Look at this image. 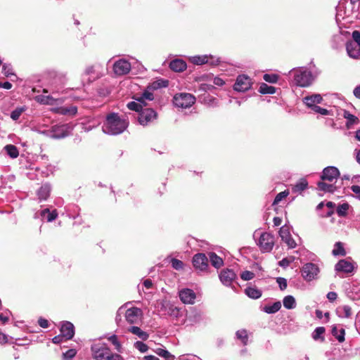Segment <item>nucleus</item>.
Instances as JSON below:
<instances>
[{"label": "nucleus", "mask_w": 360, "mask_h": 360, "mask_svg": "<svg viewBox=\"0 0 360 360\" xmlns=\"http://www.w3.org/2000/svg\"><path fill=\"white\" fill-rule=\"evenodd\" d=\"M311 110H314L315 112L320 113L321 115H326L328 114V110H326L325 108H322L318 106L317 105L314 106L311 108Z\"/></svg>", "instance_id": "nucleus-55"}, {"label": "nucleus", "mask_w": 360, "mask_h": 360, "mask_svg": "<svg viewBox=\"0 0 360 360\" xmlns=\"http://www.w3.org/2000/svg\"><path fill=\"white\" fill-rule=\"evenodd\" d=\"M154 98L153 94L151 92L146 91L143 94L136 98V101L141 103L143 105H146V101H153Z\"/></svg>", "instance_id": "nucleus-37"}, {"label": "nucleus", "mask_w": 360, "mask_h": 360, "mask_svg": "<svg viewBox=\"0 0 360 360\" xmlns=\"http://www.w3.org/2000/svg\"><path fill=\"white\" fill-rule=\"evenodd\" d=\"M2 72L7 77H8L11 75H13V73L12 72L11 68L9 65H3Z\"/></svg>", "instance_id": "nucleus-54"}, {"label": "nucleus", "mask_w": 360, "mask_h": 360, "mask_svg": "<svg viewBox=\"0 0 360 360\" xmlns=\"http://www.w3.org/2000/svg\"><path fill=\"white\" fill-rule=\"evenodd\" d=\"M251 85V79L243 75L238 76L233 88L237 91L243 92L250 89Z\"/></svg>", "instance_id": "nucleus-9"}, {"label": "nucleus", "mask_w": 360, "mask_h": 360, "mask_svg": "<svg viewBox=\"0 0 360 360\" xmlns=\"http://www.w3.org/2000/svg\"><path fill=\"white\" fill-rule=\"evenodd\" d=\"M157 118L156 112L152 108H144L139 113L138 121L143 126L148 125Z\"/></svg>", "instance_id": "nucleus-8"}, {"label": "nucleus", "mask_w": 360, "mask_h": 360, "mask_svg": "<svg viewBox=\"0 0 360 360\" xmlns=\"http://www.w3.org/2000/svg\"><path fill=\"white\" fill-rule=\"evenodd\" d=\"M38 323L41 328H46L49 327V323L46 319L41 318L39 319Z\"/></svg>", "instance_id": "nucleus-59"}, {"label": "nucleus", "mask_w": 360, "mask_h": 360, "mask_svg": "<svg viewBox=\"0 0 360 360\" xmlns=\"http://www.w3.org/2000/svg\"><path fill=\"white\" fill-rule=\"evenodd\" d=\"M353 43L358 44L360 46V32L354 31L352 33Z\"/></svg>", "instance_id": "nucleus-57"}, {"label": "nucleus", "mask_w": 360, "mask_h": 360, "mask_svg": "<svg viewBox=\"0 0 360 360\" xmlns=\"http://www.w3.org/2000/svg\"><path fill=\"white\" fill-rule=\"evenodd\" d=\"M169 68L175 72H182L186 68V63L179 59L172 60L169 64Z\"/></svg>", "instance_id": "nucleus-21"}, {"label": "nucleus", "mask_w": 360, "mask_h": 360, "mask_svg": "<svg viewBox=\"0 0 360 360\" xmlns=\"http://www.w3.org/2000/svg\"><path fill=\"white\" fill-rule=\"evenodd\" d=\"M351 190L356 194V197L360 200V186L354 185L351 187Z\"/></svg>", "instance_id": "nucleus-58"}, {"label": "nucleus", "mask_w": 360, "mask_h": 360, "mask_svg": "<svg viewBox=\"0 0 360 360\" xmlns=\"http://www.w3.org/2000/svg\"><path fill=\"white\" fill-rule=\"evenodd\" d=\"M60 333L66 340L72 339L75 335L73 324L69 321L64 322L60 328Z\"/></svg>", "instance_id": "nucleus-18"}, {"label": "nucleus", "mask_w": 360, "mask_h": 360, "mask_svg": "<svg viewBox=\"0 0 360 360\" xmlns=\"http://www.w3.org/2000/svg\"><path fill=\"white\" fill-rule=\"evenodd\" d=\"M155 352L159 356L163 357L166 360H174V356L170 354L167 350L164 349L162 348H158L155 350Z\"/></svg>", "instance_id": "nucleus-39"}, {"label": "nucleus", "mask_w": 360, "mask_h": 360, "mask_svg": "<svg viewBox=\"0 0 360 360\" xmlns=\"http://www.w3.org/2000/svg\"><path fill=\"white\" fill-rule=\"evenodd\" d=\"M279 236L289 248H295L297 245L295 240L291 237L288 227L283 226L280 229Z\"/></svg>", "instance_id": "nucleus-15"}, {"label": "nucleus", "mask_w": 360, "mask_h": 360, "mask_svg": "<svg viewBox=\"0 0 360 360\" xmlns=\"http://www.w3.org/2000/svg\"><path fill=\"white\" fill-rule=\"evenodd\" d=\"M179 295L181 302L184 304H192L196 298L194 291L189 288H184L179 292Z\"/></svg>", "instance_id": "nucleus-14"}, {"label": "nucleus", "mask_w": 360, "mask_h": 360, "mask_svg": "<svg viewBox=\"0 0 360 360\" xmlns=\"http://www.w3.org/2000/svg\"><path fill=\"white\" fill-rule=\"evenodd\" d=\"M307 185L308 183L307 180L304 179H301L293 186L292 192L300 193L307 188Z\"/></svg>", "instance_id": "nucleus-27"}, {"label": "nucleus", "mask_w": 360, "mask_h": 360, "mask_svg": "<svg viewBox=\"0 0 360 360\" xmlns=\"http://www.w3.org/2000/svg\"><path fill=\"white\" fill-rule=\"evenodd\" d=\"M346 49L351 58H358L360 56V46L358 44L349 41L347 43Z\"/></svg>", "instance_id": "nucleus-19"}, {"label": "nucleus", "mask_w": 360, "mask_h": 360, "mask_svg": "<svg viewBox=\"0 0 360 360\" xmlns=\"http://www.w3.org/2000/svg\"><path fill=\"white\" fill-rule=\"evenodd\" d=\"M77 354V351L75 349H70L67 352L63 354V356L64 359H72Z\"/></svg>", "instance_id": "nucleus-51"}, {"label": "nucleus", "mask_w": 360, "mask_h": 360, "mask_svg": "<svg viewBox=\"0 0 360 360\" xmlns=\"http://www.w3.org/2000/svg\"><path fill=\"white\" fill-rule=\"evenodd\" d=\"M336 313L340 318H349L352 315V309L348 305L340 306L337 308Z\"/></svg>", "instance_id": "nucleus-22"}, {"label": "nucleus", "mask_w": 360, "mask_h": 360, "mask_svg": "<svg viewBox=\"0 0 360 360\" xmlns=\"http://www.w3.org/2000/svg\"><path fill=\"white\" fill-rule=\"evenodd\" d=\"M340 176V172L335 167H327L322 172L321 179L323 181H328L333 182L334 180H337Z\"/></svg>", "instance_id": "nucleus-12"}, {"label": "nucleus", "mask_w": 360, "mask_h": 360, "mask_svg": "<svg viewBox=\"0 0 360 360\" xmlns=\"http://www.w3.org/2000/svg\"><path fill=\"white\" fill-rule=\"evenodd\" d=\"M26 110L25 106L18 107L13 110L11 113V117L13 120H17L19 119L20 115Z\"/></svg>", "instance_id": "nucleus-40"}, {"label": "nucleus", "mask_w": 360, "mask_h": 360, "mask_svg": "<svg viewBox=\"0 0 360 360\" xmlns=\"http://www.w3.org/2000/svg\"><path fill=\"white\" fill-rule=\"evenodd\" d=\"M289 194L288 191H284L278 193L274 200V204L279 203L283 198L287 197Z\"/></svg>", "instance_id": "nucleus-46"}, {"label": "nucleus", "mask_w": 360, "mask_h": 360, "mask_svg": "<svg viewBox=\"0 0 360 360\" xmlns=\"http://www.w3.org/2000/svg\"><path fill=\"white\" fill-rule=\"evenodd\" d=\"M129 122L124 117H121L117 113H109L102 127L103 131L110 135H117L126 130Z\"/></svg>", "instance_id": "nucleus-1"}, {"label": "nucleus", "mask_w": 360, "mask_h": 360, "mask_svg": "<svg viewBox=\"0 0 360 360\" xmlns=\"http://www.w3.org/2000/svg\"><path fill=\"white\" fill-rule=\"evenodd\" d=\"M55 101L56 100L53 97L49 96L46 97L45 100L42 99L41 102L45 104L52 105L54 103Z\"/></svg>", "instance_id": "nucleus-60"}, {"label": "nucleus", "mask_w": 360, "mask_h": 360, "mask_svg": "<svg viewBox=\"0 0 360 360\" xmlns=\"http://www.w3.org/2000/svg\"><path fill=\"white\" fill-rule=\"evenodd\" d=\"M245 294L252 299H258L262 296V291L254 287H248L245 290Z\"/></svg>", "instance_id": "nucleus-28"}, {"label": "nucleus", "mask_w": 360, "mask_h": 360, "mask_svg": "<svg viewBox=\"0 0 360 360\" xmlns=\"http://www.w3.org/2000/svg\"><path fill=\"white\" fill-rule=\"evenodd\" d=\"M301 272L303 278L306 281H311L317 278L319 269L315 264L307 263L302 266Z\"/></svg>", "instance_id": "nucleus-7"}, {"label": "nucleus", "mask_w": 360, "mask_h": 360, "mask_svg": "<svg viewBox=\"0 0 360 360\" xmlns=\"http://www.w3.org/2000/svg\"><path fill=\"white\" fill-rule=\"evenodd\" d=\"M276 281L281 290H283L287 288V281L285 278L279 277L277 278Z\"/></svg>", "instance_id": "nucleus-53"}, {"label": "nucleus", "mask_w": 360, "mask_h": 360, "mask_svg": "<svg viewBox=\"0 0 360 360\" xmlns=\"http://www.w3.org/2000/svg\"><path fill=\"white\" fill-rule=\"evenodd\" d=\"M349 205L348 203H342L337 207V214L340 217H345L347 213Z\"/></svg>", "instance_id": "nucleus-42"}, {"label": "nucleus", "mask_w": 360, "mask_h": 360, "mask_svg": "<svg viewBox=\"0 0 360 360\" xmlns=\"http://www.w3.org/2000/svg\"><path fill=\"white\" fill-rule=\"evenodd\" d=\"M281 307V302H276L271 305H267L264 307V311L267 314H274Z\"/></svg>", "instance_id": "nucleus-34"}, {"label": "nucleus", "mask_w": 360, "mask_h": 360, "mask_svg": "<svg viewBox=\"0 0 360 360\" xmlns=\"http://www.w3.org/2000/svg\"><path fill=\"white\" fill-rule=\"evenodd\" d=\"M51 186L49 184H44L41 186L37 192L38 198L40 200H45L49 196Z\"/></svg>", "instance_id": "nucleus-23"}, {"label": "nucleus", "mask_w": 360, "mask_h": 360, "mask_svg": "<svg viewBox=\"0 0 360 360\" xmlns=\"http://www.w3.org/2000/svg\"><path fill=\"white\" fill-rule=\"evenodd\" d=\"M91 351L96 360H123L120 354H112L107 345L103 342L94 344Z\"/></svg>", "instance_id": "nucleus-2"}, {"label": "nucleus", "mask_w": 360, "mask_h": 360, "mask_svg": "<svg viewBox=\"0 0 360 360\" xmlns=\"http://www.w3.org/2000/svg\"><path fill=\"white\" fill-rule=\"evenodd\" d=\"M283 302L284 307L288 309H292L296 307L295 300L292 295L285 296Z\"/></svg>", "instance_id": "nucleus-31"}, {"label": "nucleus", "mask_w": 360, "mask_h": 360, "mask_svg": "<svg viewBox=\"0 0 360 360\" xmlns=\"http://www.w3.org/2000/svg\"><path fill=\"white\" fill-rule=\"evenodd\" d=\"M135 347L139 349L141 352H146L148 349L147 345L141 341H137L134 344Z\"/></svg>", "instance_id": "nucleus-48"}, {"label": "nucleus", "mask_w": 360, "mask_h": 360, "mask_svg": "<svg viewBox=\"0 0 360 360\" xmlns=\"http://www.w3.org/2000/svg\"><path fill=\"white\" fill-rule=\"evenodd\" d=\"M193 314H194L193 315L189 314V316H188V320H190L191 321H193V322L198 321L200 319V313H199L196 311H194Z\"/></svg>", "instance_id": "nucleus-56"}, {"label": "nucleus", "mask_w": 360, "mask_h": 360, "mask_svg": "<svg viewBox=\"0 0 360 360\" xmlns=\"http://www.w3.org/2000/svg\"><path fill=\"white\" fill-rule=\"evenodd\" d=\"M323 327H318L313 332L312 337L314 340H318L325 333Z\"/></svg>", "instance_id": "nucleus-47"}, {"label": "nucleus", "mask_w": 360, "mask_h": 360, "mask_svg": "<svg viewBox=\"0 0 360 360\" xmlns=\"http://www.w3.org/2000/svg\"><path fill=\"white\" fill-rule=\"evenodd\" d=\"M131 64L124 59L116 61L113 65L114 72L117 75H124L129 72Z\"/></svg>", "instance_id": "nucleus-10"}, {"label": "nucleus", "mask_w": 360, "mask_h": 360, "mask_svg": "<svg viewBox=\"0 0 360 360\" xmlns=\"http://www.w3.org/2000/svg\"><path fill=\"white\" fill-rule=\"evenodd\" d=\"M208 255L210 262L213 266L218 269L223 265L222 259L217 255L214 252H210Z\"/></svg>", "instance_id": "nucleus-29"}, {"label": "nucleus", "mask_w": 360, "mask_h": 360, "mask_svg": "<svg viewBox=\"0 0 360 360\" xmlns=\"http://www.w3.org/2000/svg\"><path fill=\"white\" fill-rule=\"evenodd\" d=\"M193 266L199 271H205L208 266V259L203 253H198L193 258Z\"/></svg>", "instance_id": "nucleus-11"}, {"label": "nucleus", "mask_w": 360, "mask_h": 360, "mask_svg": "<svg viewBox=\"0 0 360 360\" xmlns=\"http://www.w3.org/2000/svg\"><path fill=\"white\" fill-rule=\"evenodd\" d=\"M263 79L269 83H276L278 79V76L275 74H265L263 76Z\"/></svg>", "instance_id": "nucleus-45"}, {"label": "nucleus", "mask_w": 360, "mask_h": 360, "mask_svg": "<svg viewBox=\"0 0 360 360\" xmlns=\"http://www.w3.org/2000/svg\"><path fill=\"white\" fill-rule=\"evenodd\" d=\"M236 337L238 339L240 340L244 345H246L248 343V333L245 330H239L236 332Z\"/></svg>", "instance_id": "nucleus-43"}, {"label": "nucleus", "mask_w": 360, "mask_h": 360, "mask_svg": "<svg viewBox=\"0 0 360 360\" xmlns=\"http://www.w3.org/2000/svg\"><path fill=\"white\" fill-rule=\"evenodd\" d=\"M10 312H6V313H1L0 314V321L3 323H6L8 321V314Z\"/></svg>", "instance_id": "nucleus-62"}, {"label": "nucleus", "mask_w": 360, "mask_h": 360, "mask_svg": "<svg viewBox=\"0 0 360 360\" xmlns=\"http://www.w3.org/2000/svg\"><path fill=\"white\" fill-rule=\"evenodd\" d=\"M259 91L262 94H274L276 93V88L262 83L259 86Z\"/></svg>", "instance_id": "nucleus-33"}, {"label": "nucleus", "mask_w": 360, "mask_h": 360, "mask_svg": "<svg viewBox=\"0 0 360 360\" xmlns=\"http://www.w3.org/2000/svg\"><path fill=\"white\" fill-rule=\"evenodd\" d=\"M354 264L348 260L341 259L335 266V270L339 273L349 274L354 270Z\"/></svg>", "instance_id": "nucleus-16"}, {"label": "nucleus", "mask_w": 360, "mask_h": 360, "mask_svg": "<svg viewBox=\"0 0 360 360\" xmlns=\"http://www.w3.org/2000/svg\"><path fill=\"white\" fill-rule=\"evenodd\" d=\"M72 127L70 124L55 125L50 130L39 131L52 139H62L71 134Z\"/></svg>", "instance_id": "nucleus-4"}, {"label": "nucleus", "mask_w": 360, "mask_h": 360, "mask_svg": "<svg viewBox=\"0 0 360 360\" xmlns=\"http://www.w3.org/2000/svg\"><path fill=\"white\" fill-rule=\"evenodd\" d=\"M257 235H259V238L257 240V244L259 246V249L263 252H270L274 245V236L268 232L264 233H258L255 232L254 233V237L255 238Z\"/></svg>", "instance_id": "nucleus-5"}, {"label": "nucleus", "mask_w": 360, "mask_h": 360, "mask_svg": "<svg viewBox=\"0 0 360 360\" xmlns=\"http://www.w3.org/2000/svg\"><path fill=\"white\" fill-rule=\"evenodd\" d=\"M337 293L335 292H329L327 294V298L331 302L337 299Z\"/></svg>", "instance_id": "nucleus-61"}, {"label": "nucleus", "mask_w": 360, "mask_h": 360, "mask_svg": "<svg viewBox=\"0 0 360 360\" xmlns=\"http://www.w3.org/2000/svg\"><path fill=\"white\" fill-rule=\"evenodd\" d=\"M332 333L340 342H342L345 340L344 329L341 328L340 330H338L337 327L335 326L332 329Z\"/></svg>", "instance_id": "nucleus-38"}, {"label": "nucleus", "mask_w": 360, "mask_h": 360, "mask_svg": "<svg viewBox=\"0 0 360 360\" xmlns=\"http://www.w3.org/2000/svg\"><path fill=\"white\" fill-rule=\"evenodd\" d=\"M41 216L43 218L46 217L47 221L50 222L56 219L58 214L56 210L50 212L49 209L46 208L41 212Z\"/></svg>", "instance_id": "nucleus-30"}, {"label": "nucleus", "mask_w": 360, "mask_h": 360, "mask_svg": "<svg viewBox=\"0 0 360 360\" xmlns=\"http://www.w3.org/2000/svg\"><path fill=\"white\" fill-rule=\"evenodd\" d=\"M343 117L347 119L346 125L348 128L350 127L351 125L357 123L359 119L357 117L350 114L348 111H345L343 114Z\"/></svg>", "instance_id": "nucleus-36"}, {"label": "nucleus", "mask_w": 360, "mask_h": 360, "mask_svg": "<svg viewBox=\"0 0 360 360\" xmlns=\"http://www.w3.org/2000/svg\"><path fill=\"white\" fill-rule=\"evenodd\" d=\"M0 87L5 89H10L12 88V84L9 82H0Z\"/></svg>", "instance_id": "nucleus-63"}, {"label": "nucleus", "mask_w": 360, "mask_h": 360, "mask_svg": "<svg viewBox=\"0 0 360 360\" xmlns=\"http://www.w3.org/2000/svg\"><path fill=\"white\" fill-rule=\"evenodd\" d=\"M127 107L129 110H134V111H137V112H141V110H143L142 108V103L137 101V102H135V101H131V102H129L128 104H127Z\"/></svg>", "instance_id": "nucleus-44"}, {"label": "nucleus", "mask_w": 360, "mask_h": 360, "mask_svg": "<svg viewBox=\"0 0 360 360\" xmlns=\"http://www.w3.org/2000/svg\"><path fill=\"white\" fill-rule=\"evenodd\" d=\"M255 274L250 271H245L240 274V278L243 281H250L254 278Z\"/></svg>", "instance_id": "nucleus-49"}, {"label": "nucleus", "mask_w": 360, "mask_h": 360, "mask_svg": "<svg viewBox=\"0 0 360 360\" xmlns=\"http://www.w3.org/2000/svg\"><path fill=\"white\" fill-rule=\"evenodd\" d=\"M289 73L293 75L295 83L302 87L309 86L313 80L311 72L304 68L292 70Z\"/></svg>", "instance_id": "nucleus-3"}, {"label": "nucleus", "mask_w": 360, "mask_h": 360, "mask_svg": "<svg viewBox=\"0 0 360 360\" xmlns=\"http://www.w3.org/2000/svg\"><path fill=\"white\" fill-rule=\"evenodd\" d=\"M108 340L115 346V349L117 351H120L121 345L117 340V335H112L108 338Z\"/></svg>", "instance_id": "nucleus-52"}, {"label": "nucleus", "mask_w": 360, "mask_h": 360, "mask_svg": "<svg viewBox=\"0 0 360 360\" xmlns=\"http://www.w3.org/2000/svg\"><path fill=\"white\" fill-rule=\"evenodd\" d=\"M236 277V275L234 271L229 269L221 271L219 274V279L221 282L226 286L231 285Z\"/></svg>", "instance_id": "nucleus-17"}, {"label": "nucleus", "mask_w": 360, "mask_h": 360, "mask_svg": "<svg viewBox=\"0 0 360 360\" xmlns=\"http://www.w3.org/2000/svg\"><path fill=\"white\" fill-rule=\"evenodd\" d=\"M195 98L191 94L181 93L175 95L174 97V104L181 108H190L195 103Z\"/></svg>", "instance_id": "nucleus-6"}, {"label": "nucleus", "mask_w": 360, "mask_h": 360, "mask_svg": "<svg viewBox=\"0 0 360 360\" xmlns=\"http://www.w3.org/2000/svg\"><path fill=\"white\" fill-rule=\"evenodd\" d=\"M128 331L133 333L134 335H137L142 340H146L149 337L146 332L142 330L138 326H131L128 328Z\"/></svg>", "instance_id": "nucleus-25"}, {"label": "nucleus", "mask_w": 360, "mask_h": 360, "mask_svg": "<svg viewBox=\"0 0 360 360\" xmlns=\"http://www.w3.org/2000/svg\"><path fill=\"white\" fill-rule=\"evenodd\" d=\"M142 316V311L137 307H131L128 309L125 312L126 321L130 323H136Z\"/></svg>", "instance_id": "nucleus-13"}, {"label": "nucleus", "mask_w": 360, "mask_h": 360, "mask_svg": "<svg viewBox=\"0 0 360 360\" xmlns=\"http://www.w3.org/2000/svg\"><path fill=\"white\" fill-rule=\"evenodd\" d=\"M54 112L60 115H75L77 112V108L75 106L70 107H60L53 110Z\"/></svg>", "instance_id": "nucleus-24"}, {"label": "nucleus", "mask_w": 360, "mask_h": 360, "mask_svg": "<svg viewBox=\"0 0 360 360\" xmlns=\"http://www.w3.org/2000/svg\"><path fill=\"white\" fill-rule=\"evenodd\" d=\"M209 56L205 55L202 56H194L191 58L192 63L195 65H202L209 62Z\"/></svg>", "instance_id": "nucleus-41"}, {"label": "nucleus", "mask_w": 360, "mask_h": 360, "mask_svg": "<svg viewBox=\"0 0 360 360\" xmlns=\"http://www.w3.org/2000/svg\"><path fill=\"white\" fill-rule=\"evenodd\" d=\"M318 187L319 190L328 193H333L336 190V186L332 182L328 184L325 182V181H319L318 183Z\"/></svg>", "instance_id": "nucleus-26"}, {"label": "nucleus", "mask_w": 360, "mask_h": 360, "mask_svg": "<svg viewBox=\"0 0 360 360\" xmlns=\"http://www.w3.org/2000/svg\"><path fill=\"white\" fill-rule=\"evenodd\" d=\"M332 253L334 256H345L346 255V251L342 245V243L340 242H337L334 245Z\"/></svg>", "instance_id": "nucleus-35"}, {"label": "nucleus", "mask_w": 360, "mask_h": 360, "mask_svg": "<svg viewBox=\"0 0 360 360\" xmlns=\"http://www.w3.org/2000/svg\"><path fill=\"white\" fill-rule=\"evenodd\" d=\"M63 338H65L61 334L57 336H55L52 339V342L55 344H58L62 342Z\"/></svg>", "instance_id": "nucleus-64"}, {"label": "nucleus", "mask_w": 360, "mask_h": 360, "mask_svg": "<svg viewBox=\"0 0 360 360\" xmlns=\"http://www.w3.org/2000/svg\"><path fill=\"white\" fill-rule=\"evenodd\" d=\"M4 150L6 151L7 154L11 158H16L19 155V151L16 146L14 145H6L4 147Z\"/></svg>", "instance_id": "nucleus-32"}, {"label": "nucleus", "mask_w": 360, "mask_h": 360, "mask_svg": "<svg viewBox=\"0 0 360 360\" xmlns=\"http://www.w3.org/2000/svg\"><path fill=\"white\" fill-rule=\"evenodd\" d=\"M172 266L174 269L176 270H180L183 269L184 263L177 259L173 258L171 260Z\"/></svg>", "instance_id": "nucleus-50"}, {"label": "nucleus", "mask_w": 360, "mask_h": 360, "mask_svg": "<svg viewBox=\"0 0 360 360\" xmlns=\"http://www.w3.org/2000/svg\"><path fill=\"white\" fill-rule=\"evenodd\" d=\"M322 101V97L320 94H314L310 96L304 98V103L309 108H312L316 104L320 103Z\"/></svg>", "instance_id": "nucleus-20"}]
</instances>
